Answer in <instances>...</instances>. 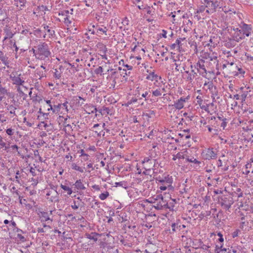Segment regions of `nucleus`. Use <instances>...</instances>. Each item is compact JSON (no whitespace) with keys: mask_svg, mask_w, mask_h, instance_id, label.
<instances>
[{"mask_svg":"<svg viewBox=\"0 0 253 253\" xmlns=\"http://www.w3.org/2000/svg\"><path fill=\"white\" fill-rule=\"evenodd\" d=\"M36 45H34L31 51H32L36 58L41 60H44L51 55V52L49 45L45 42H36Z\"/></svg>","mask_w":253,"mask_h":253,"instance_id":"1","label":"nucleus"},{"mask_svg":"<svg viewBox=\"0 0 253 253\" xmlns=\"http://www.w3.org/2000/svg\"><path fill=\"white\" fill-rule=\"evenodd\" d=\"M148 201L153 204V207L157 210L164 209L168 206V202L164 200L162 195H157L149 199Z\"/></svg>","mask_w":253,"mask_h":253,"instance_id":"2","label":"nucleus"},{"mask_svg":"<svg viewBox=\"0 0 253 253\" xmlns=\"http://www.w3.org/2000/svg\"><path fill=\"white\" fill-rule=\"evenodd\" d=\"M73 8H71L69 10H61L59 11L58 15L61 17L62 20L59 19V21H62L64 24L69 26L72 22L73 19Z\"/></svg>","mask_w":253,"mask_h":253,"instance_id":"3","label":"nucleus"},{"mask_svg":"<svg viewBox=\"0 0 253 253\" xmlns=\"http://www.w3.org/2000/svg\"><path fill=\"white\" fill-rule=\"evenodd\" d=\"M156 180L160 183L159 188L161 191H165L168 188L171 189L172 187L171 184L173 182L172 176L167 175L164 178L159 177L156 178Z\"/></svg>","mask_w":253,"mask_h":253,"instance_id":"4","label":"nucleus"},{"mask_svg":"<svg viewBox=\"0 0 253 253\" xmlns=\"http://www.w3.org/2000/svg\"><path fill=\"white\" fill-rule=\"evenodd\" d=\"M156 159H153L151 157H145L142 160V163L143 165V168L146 171H151V169L153 170V173H157L155 171L154 167H156Z\"/></svg>","mask_w":253,"mask_h":253,"instance_id":"5","label":"nucleus"},{"mask_svg":"<svg viewBox=\"0 0 253 253\" xmlns=\"http://www.w3.org/2000/svg\"><path fill=\"white\" fill-rule=\"evenodd\" d=\"M202 155L205 160H214L217 158V151L213 148L206 149L203 150Z\"/></svg>","mask_w":253,"mask_h":253,"instance_id":"6","label":"nucleus"},{"mask_svg":"<svg viewBox=\"0 0 253 253\" xmlns=\"http://www.w3.org/2000/svg\"><path fill=\"white\" fill-rule=\"evenodd\" d=\"M230 34L232 40L236 42H239L245 39L239 28H231Z\"/></svg>","mask_w":253,"mask_h":253,"instance_id":"7","label":"nucleus"},{"mask_svg":"<svg viewBox=\"0 0 253 253\" xmlns=\"http://www.w3.org/2000/svg\"><path fill=\"white\" fill-rule=\"evenodd\" d=\"M194 67L202 77H205L206 76L207 71L205 66V60L203 59H199L194 65Z\"/></svg>","mask_w":253,"mask_h":253,"instance_id":"8","label":"nucleus"},{"mask_svg":"<svg viewBox=\"0 0 253 253\" xmlns=\"http://www.w3.org/2000/svg\"><path fill=\"white\" fill-rule=\"evenodd\" d=\"M234 203L233 198L231 197H224L221 199L220 204L225 210H228Z\"/></svg>","mask_w":253,"mask_h":253,"instance_id":"9","label":"nucleus"},{"mask_svg":"<svg viewBox=\"0 0 253 253\" xmlns=\"http://www.w3.org/2000/svg\"><path fill=\"white\" fill-rule=\"evenodd\" d=\"M202 3L206 6V12L208 13H213L217 7L216 2L210 0H203Z\"/></svg>","mask_w":253,"mask_h":253,"instance_id":"10","label":"nucleus"},{"mask_svg":"<svg viewBox=\"0 0 253 253\" xmlns=\"http://www.w3.org/2000/svg\"><path fill=\"white\" fill-rule=\"evenodd\" d=\"M190 98V96L188 95L186 97H181L179 99L174 102V104L171 106L174 108L180 110L184 107V103L188 101Z\"/></svg>","mask_w":253,"mask_h":253,"instance_id":"11","label":"nucleus"},{"mask_svg":"<svg viewBox=\"0 0 253 253\" xmlns=\"http://www.w3.org/2000/svg\"><path fill=\"white\" fill-rule=\"evenodd\" d=\"M38 215L41 222L50 221L51 223L53 221V219L50 218L49 214L47 212L43 211H40Z\"/></svg>","mask_w":253,"mask_h":253,"instance_id":"12","label":"nucleus"},{"mask_svg":"<svg viewBox=\"0 0 253 253\" xmlns=\"http://www.w3.org/2000/svg\"><path fill=\"white\" fill-rule=\"evenodd\" d=\"M10 79L12 81V83L13 84H15L17 85H22L23 84L25 83V81L23 79L21 78V74H19L18 76H10Z\"/></svg>","mask_w":253,"mask_h":253,"instance_id":"13","label":"nucleus"},{"mask_svg":"<svg viewBox=\"0 0 253 253\" xmlns=\"http://www.w3.org/2000/svg\"><path fill=\"white\" fill-rule=\"evenodd\" d=\"M93 28H95L96 30V35L97 36H100L102 34L107 35V32L108 31V28L106 27H100L99 25H96V26L93 25Z\"/></svg>","mask_w":253,"mask_h":253,"instance_id":"14","label":"nucleus"},{"mask_svg":"<svg viewBox=\"0 0 253 253\" xmlns=\"http://www.w3.org/2000/svg\"><path fill=\"white\" fill-rule=\"evenodd\" d=\"M18 107L14 105H8L6 107V110L8 112L9 115L11 118L16 117V110Z\"/></svg>","mask_w":253,"mask_h":253,"instance_id":"15","label":"nucleus"},{"mask_svg":"<svg viewBox=\"0 0 253 253\" xmlns=\"http://www.w3.org/2000/svg\"><path fill=\"white\" fill-rule=\"evenodd\" d=\"M146 79L151 81L158 82L159 80L161 79V77L155 74L154 72H150L149 74L147 75Z\"/></svg>","mask_w":253,"mask_h":253,"instance_id":"16","label":"nucleus"},{"mask_svg":"<svg viewBox=\"0 0 253 253\" xmlns=\"http://www.w3.org/2000/svg\"><path fill=\"white\" fill-rule=\"evenodd\" d=\"M185 40V38H179V39H177L175 42L172 44L170 46V49L171 50H173L175 48H176L177 49H179L180 48H181V46H182V44H181V41H183Z\"/></svg>","mask_w":253,"mask_h":253,"instance_id":"17","label":"nucleus"},{"mask_svg":"<svg viewBox=\"0 0 253 253\" xmlns=\"http://www.w3.org/2000/svg\"><path fill=\"white\" fill-rule=\"evenodd\" d=\"M165 91V89L164 87L161 88V86L158 88L155 89V87H153V89L152 90V96L155 97H159L162 95L163 92Z\"/></svg>","mask_w":253,"mask_h":253,"instance_id":"18","label":"nucleus"},{"mask_svg":"<svg viewBox=\"0 0 253 253\" xmlns=\"http://www.w3.org/2000/svg\"><path fill=\"white\" fill-rule=\"evenodd\" d=\"M75 186V190L76 189L77 190H84L86 187L83 183L81 179L76 180V181L73 184Z\"/></svg>","mask_w":253,"mask_h":253,"instance_id":"19","label":"nucleus"},{"mask_svg":"<svg viewBox=\"0 0 253 253\" xmlns=\"http://www.w3.org/2000/svg\"><path fill=\"white\" fill-rule=\"evenodd\" d=\"M84 107L86 113L88 114L94 113L97 111L96 107L93 105H86Z\"/></svg>","mask_w":253,"mask_h":253,"instance_id":"20","label":"nucleus"},{"mask_svg":"<svg viewBox=\"0 0 253 253\" xmlns=\"http://www.w3.org/2000/svg\"><path fill=\"white\" fill-rule=\"evenodd\" d=\"M85 237L88 239L92 240L94 242H96L98 240V237L100 236V235L96 232H91V233H86Z\"/></svg>","mask_w":253,"mask_h":253,"instance_id":"21","label":"nucleus"},{"mask_svg":"<svg viewBox=\"0 0 253 253\" xmlns=\"http://www.w3.org/2000/svg\"><path fill=\"white\" fill-rule=\"evenodd\" d=\"M0 60L4 65L9 67V61L8 60V58L5 55H4L1 51H0Z\"/></svg>","mask_w":253,"mask_h":253,"instance_id":"22","label":"nucleus"},{"mask_svg":"<svg viewBox=\"0 0 253 253\" xmlns=\"http://www.w3.org/2000/svg\"><path fill=\"white\" fill-rule=\"evenodd\" d=\"M217 60V53L215 52L211 53L209 56V58L208 59L209 61V65H212Z\"/></svg>","mask_w":253,"mask_h":253,"instance_id":"23","label":"nucleus"},{"mask_svg":"<svg viewBox=\"0 0 253 253\" xmlns=\"http://www.w3.org/2000/svg\"><path fill=\"white\" fill-rule=\"evenodd\" d=\"M60 187L64 191V192L67 193V196H70L73 192L72 188L67 185L61 184Z\"/></svg>","mask_w":253,"mask_h":253,"instance_id":"24","label":"nucleus"},{"mask_svg":"<svg viewBox=\"0 0 253 253\" xmlns=\"http://www.w3.org/2000/svg\"><path fill=\"white\" fill-rule=\"evenodd\" d=\"M71 168L73 169L79 171L81 173H83L85 169L84 167H80L74 163L72 164Z\"/></svg>","mask_w":253,"mask_h":253,"instance_id":"25","label":"nucleus"},{"mask_svg":"<svg viewBox=\"0 0 253 253\" xmlns=\"http://www.w3.org/2000/svg\"><path fill=\"white\" fill-rule=\"evenodd\" d=\"M115 186L116 187H122L125 189H127L128 187V183L125 181H122L120 182H116L115 183Z\"/></svg>","mask_w":253,"mask_h":253,"instance_id":"26","label":"nucleus"},{"mask_svg":"<svg viewBox=\"0 0 253 253\" xmlns=\"http://www.w3.org/2000/svg\"><path fill=\"white\" fill-rule=\"evenodd\" d=\"M186 158V155L183 152H179L176 155H173L172 160L175 161L177 159H184Z\"/></svg>","mask_w":253,"mask_h":253,"instance_id":"27","label":"nucleus"},{"mask_svg":"<svg viewBox=\"0 0 253 253\" xmlns=\"http://www.w3.org/2000/svg\"><path fill=\"white\" fill-rule=\"evenodd\" d=\"M217 45V43H215L213 41V40L211 37L209 42L205 45V46H208L209 47V49L211 51H212V48L215 47V46Z\"/></svg>","mask_w":253,"mask_h":253,"instance_id":"28","label":"nucleus"},{"mask_svg":"<svg viewBox=\"0 0 253 253\" xmlns=\"http://www.w3.org/2000/svg\"><path fill=\"white\" fill-rule=\"evenodd\" d=\"M185 159H186V161L187 162L193 163L198 164V165H199L201 164V162L198 161L196 159H195L194 157L190 158L186 155V158H185Z\"/></svg>","mask_w":253,"mask_h":253,"instance_id":"29","label":"nucleus"},{"mask_svg":"<svg viewBox=\"0 0 253 253\" xmlns=\"http://www.w3.org/2000/svg\"><path fill=\"white\" fill-rule=\"evenodd\" d=\"M191 73L192 74V75H190L189 77H187L186 78V81L189 82L190 83H192L193 79L197 75V73L195 72L193 69L191 70Z\"/></svg>","mask_w":253,"mask_h":253,"instance_id":"30","label":"nucleus"},{"mask_svg":"<svg viewBox=\"0 0 253 253\" xmlns=\"http://www.w3.org/2000/svg\"><path fill=\"white\" fill-rule=\"evenodd\" d=\"M7 94L8 91L6 88L0 89V102L5 98V95Z\"/></svg>","mask_w":253,"mask_h":253,"instance_id":"31","label":"nucleus"},{"mask_svg":"<svg viewBox=\"0 0 253 253\" xmlns=\"http://www.w3.org/2000/svg\"><path fill=\"white\" fill-rule=\"evenodd\" d=\"M141 98H140L139 99H137L136 98H132L129 101H128L127 103L128 104H131L138 102L139 104H141V105H143V102H141Z\"/></svg>","mask_w":253,"mask_h":253,"instance_id":"32","label":"nucleus"},{"mask_svg":"<svg viewBox=\"0 0 253 253\" xmlns=\"http://www.w3.org/2000/svg\"><path fill=\"white\" fill-rule=\"evenodd\" d=\"M16 227V224L14 221H11L8 225L7 226L8 230H11L13 231H15Z\"/></svg>","mask_w":253,"mask_h":253,"instance_id":"33","label":"nucleus"},{"mask_svg":"<svg viewBox=\"0 0 253 253\" xmlns=\"http://www.w3.org/2000/svg\"><path fill=\"white\" fill-rule=\"evenodd\" d=\"M35 76L37 78L38 77L39 79H41L42 77H44V74L42 71L37 69L36 71Z\"/></svg>","mask_w":253,"mask_h":253,"instance_id":"34","label":"nucleus"},{"mask_svg":"<svg viewBox=\"0 0 253 253\" xmlns=\"http://www.w3.org/2000/svg\"><path fill=\"white\" fill-rule=\"evenodd\" d=\"M6 133L9 136H11L15 133V129L12 127L8 128L5 129Z\"/></svg>","mask_w":253,"mask_h":253,"instance_id":"35","label":"nucleus"},{"mask_svg":"<svg viewBox=\"0 0 253 253\" xmlns=\"http://www.w3.org/2000/svg\"><path fill=\"white\" fill-rule=\"evenodd\" d=\"M81 206L80 202L74 201L73 204L71 206L72 209L75 210L78 209Z\"/></svg>","mask_w":253,"mask_h":253,"instance_id":"36","label":"nucleus"},{"mask_svg":"<svg viewBox=\"0 0 253 253\" xmlns=\"http://www.w3.org/2000/svg\"><path fill=\"white\" fill-rule=\"evenodd\" d=\"M212 64H214L215 65V69L216 70V75H219L220 74V68L219 67L218 60H217L215 62V63H213Z\"/></svg>","mask_w":253,"mask_h":253,"instance_id":"37","label":"nucleus"},{"mask_svg":"<svg viewBox=\"0 0 253 253\" xmlns=\"http://www.w3.org/2000/svg\"><path fill=\"white\" fill-rule=\"evenodd\" d=\"M109 196V192L107 191H106L104 193H102L100 194L99 196V198L101 200H105L108 196Z\"/></svg>","mask_w":253,"mask_h":253,"instance_id":"38","label":"nucleus"},{"mask_svg":"<svg viewBox=\"0 0 253 253\" xmlns=\"http://www.w3.org/2000/svg\"><path fill=\"white\" fill-rule=\"evenodd\" d=\"M211 53V52H203L201 55V57L202 58L201 59H203L204 60H208V58H209V56Z\"/></svg>","mask_w":253,"mask_h":253,"instance_id":"39","label":"nucleus"},{"mask_svg":"<svg viewBox=\"0 0 253 253\" xmlns=\"http://www.w3.org/2000/svg\"><path fill=\"white\" fill-rule=\"evenodd\" d=\"M61 107V104H58V105H54L53 106V113L57 114L58 113Z\"/></svg>","mask_w":253,"mask_h":253,"instance_id":"40","label":"nucleus"},{"mask_svg":"<svg viewBox=\"0 0 253 253\" xmlns=\"http://www.w3.org/2000/svg\"><path fill=\"white\" fill-rule=\"evenodd\" d=\"M103 69L102 67L99 66L97 68L94 70V73L96 74H100V75L103 74Z\"/></svg>","mask_w":253,"mask_h":253,"instance_id":"41","label":"nucleus"},{"mask_svg":"<svg viewBox=\"0 0 253 253\" xmlns=\"http://www.w3.org/2000/svg\"><path fill=\"white\" fill-rule=\"evenodd\" d=\"M8 120V117L5 116L4 114H0V122L1 123H5Z\"/></svg>","mask_w":253,"mask_h":253,"instance_id":"42","label":"nucleus"},{"mask_svg":"<svg viewBox=\"0 0 253 253\" xmlns=\"http://www.w3.org/2000/svg\"><path fill=\"white\" fill-rule=\"evenodd\" d=\"M17 238L19 239L20 241L21 242H24L26 241V238L24 236H23L22 234L18 233L17 235Z\"/></svg>","mask_w":253,"mask_h":253,"instance_id":"43","label":"nucleus"},{"mask_svg":"<svg viewBox=\"0 0 253 253\" xmlns=\"http://www.w3.org/2000/svg\"><path fill=\"white\" fill-rule=\"evenodd\" d=\"M206 6L205 4L200 6L197 11V13H202L205 11Z\"/></svg>","mask_w":253,"mask_h":253,"instance_id":"44","label":"nucleus"},{"mask_svg":"<svg viewBox=\"0 0 253 253\" xmlns=\"http://www.w3.org/2000/svg\"><path fill=\"white\" fill-rule=\"evenodd\" d=\"M48 115H49L48 113H42V115L41 116L39 115L38 118L39 119H41V118H42V120L48 119Z\"/></svg>","mask_w":253,"mask_h":253,"instance_id":"45","label":"nucleus"},{"mask_svg":"<svg viewBox=\"0 0 253 253\" xmlns=\"http://www.w3.org/2000/svg\"><path fill=\"white\" fill-rule=\"evenodd\" d=\"M200 106L202 109L204 110L206 112H207L208 113L210 112L209 109V107L210 106L209 104H206L205 105H202V104H201V105H200Z\"/></svg>","mask_w":253,"mask_h":253,"instance_id":"46","label":"nucleus"},{"mask_svg":"<svg viewBox=\"0 0 253 253\" xmlns=\"http://www.w3.org/2000/svg\"><path fill=\"white\" fill-rule=\"evenodd\" d=\"M54 77L57 79H59L61 77V74L57 69H55Z\"/></svg>","mask_w":253,"mask_h":253,"instance_id":"47","label":"nucleus"},{"mask_svg":"<svg viewBox=\"0 0 253 253\" xmlns=\"http://www.w3.org/2000/svg\"><path fill=\"white\" fill-rule=\"evenodd\" d=\"M248 95V91H246L243 92L241 95H240V99L242 100V101H245L247 96Z\"/></svg>","mask_w":253,"mask_h":253,"instance_id":"48","label":"nucleus"},{"mask_svg":"<svg viewBox=\"0 0 253 253\" xmlns=\"http://www.w3.org/2000/svg\"><path fill=\"white\" fill-rule=\"evenodd\" d=\"M173 208H174V205H173V203H168V206H166L165 209H168L170 211H173L174 210Z\"/></svg>","mask_w":253,"mask_h":253,"instance_id":"49","label":"nucleus"},{"mask_svg":"<svg viewBox=\"0 0 253 253\" xmlns=\"http://www.w3.org/2000/svg\"><path fill=\"white\" fill-rule=\"evenodd\" d=\"M240 230L239 229H236L232 233V237L233 238H235L238 236L239 233H240Z\"/></svg>","mask_w":253,"mask_h":253,"instance_id":"50","label":"nucleus"},{"mask_svg":"<svg viewBox=\"0 0 253 253\" xmlns=\"http://www.w3.org/2000/svg\"><path fill=\"white\" fill-rule=\"evenodd\" d=\"M47 32L48 33L49 38L53 37V36L55 35L54 30L51 29L50 28L47 29Z\"/></svg>","mask_w":253,"mask_h":253,"instance_id":"51","label":"nucleus"},{"mask_svg":"<svg viewBox=\"0 0 253 253\" xmlns=\"http://www.w3.org/2000/svg\"><path fill=\"white\" fill-rule=\"evenodd\" d=\"M23 123H25L26 125L29 127H32L34 125L33 123L27 121V119L26 117L23 119Z\"/></svg>","mask_w":253,"mask_h":253,"instance_id":"52","label":"nucleus"},{"mask_svg":"<svg viewBox=\"0 0 253 253\" xmlns=\"http://www.w3.org/2000/svg\"><path fill=\"white\" fill-rule=\"evenodd\" d=\"M222 247H223V244H220V246L216 245L215 252L216 253H220V250H221V249L222 248Z\"/></svg>","mask_w":253,"mask_h":253,"instance_id":"53","label":"nucleus"},{"mask_svg":"<svg viewBox=\"0 0 253 253\" xmlns=\"http://www.w3.org/2000/svg\"><path fill=\"white\" fill-rule=\"evenodd\" d=\"M38 9L41 11H45L48 10L47 7L43 5L39 6Z\"/></svg>","mask_w":253,"mask_h":253,"instance_id":"54","label":"nucleus"},{"mask_svg":"<svg viewBox=\"0 0 253 253\" xmlns=\"http://www.w3.org/2000/svg\"><path fill=\"white\" fill-rule=\"evenodd\" d=\"M183 116L185 117L186 119H188V121H192L194 116L193 115H189L188 113L185 112L183 114Z\"/></svg>","mask_w":253,"mask_h":253,"instance_id":"55","label":"nucleus"},{"mask_svg":"<svg viewBox=\"0 0 253 253\" xmlns=\"http://www.w3.org/2000/svg\"><path fill=\"white\" fill-rule=\"evenodd\" d=\"M208 84V88L209 90H212L213 88H214V86L212 82H207Z\"/></svg>","mask_w":253,"mask_h":253,"instance_id":"56","label":"nucleus"},{"mask_svg":"<svg viewBox=\"0 0 253 253\" xmlns=\"http://www.w3.org/2000/svg\"><path fill=\"white\" fill-rule=\"evenodd\" d=\"M141 96L145 98V101H147L148 98L150 97V95H149L148 91H145L144 93L142 94Z\"/></svg>","mask_w":253,"mask_h":253,"instance_id":"57","label":"nucleus"},{"mask_svg":"<svg viewBox=\"0 0 253 253\" xmlns=\"http://www.w3.org/2000/svg\"><path fill=\"white\" fill-rule=\"evenodd\" d=\"M227 119L226 118H223V119H222V123H221V127H222L223 129L225 128V127L226 126L227 122H226Z\"/></svg>","mask_w":253,"mask_h":253,"instance_id":"58","label":"nucleus"},{"mask_svg":"<svg viewBox=\"0 0 253 253\" xmlns=\"http://www.w3.org/2000/svg\"><path fill=\"white\" fill-rule=\"evenodd\" d=\"M35 35L39 38V36L42 35V30L40 29L35 30Z\"/></svg>","mask_w":253,"mask_h":253,"instance_id":"59","label":"nucleus"},{"mask_svg":"<svg viewBox=\"0 0 253 253\" xmlns=\"http://www.w3.org/2000/svg\"><path fill=\"white\" fill-rule=\"evenodd\" d=\"M196 99H197L198 104L199 105H201L203 102V100L202 99V97L199 95V96H197Z\"/></svg>","mask_w":253,"mask_h":253,"instance_id":"60","label":"nucleus"},{"mask_svg":"<svg viewBox=\"0 0 253 253\" xmlns=\"http://www.w3.org/2000/svg\"><path fill=\"white\" fill-rule=\"evenodd\" d=\"M6 36L8 38V39H10V38H12L13 36V34L10 32V31H8V32H7L6 33Z\"/></svg>","mask_w":253,"mask_h":253,"instance_id":"61","label":"nucleus"},{"mask_svg":"<svg viewBox=\"0 0 253 253\" xmlns=\"http://www.w3.org/2000/svg\"><path fill=\"white\" fill-rule=\"evenodd\" d=\"M248 223V222H247V223L245 222V221H242L241 223H240V228L242 229V230H243L244 229V227L245 226H246L247 225V224Z\"/></svg>","mask_w":253,"mask_h":253,"instance_id":"62","label":"nucleus"},{"mask_svg":"<svg viewBox=\"0 0 253 253\" xmlns=\"http://www.w3.org/2000/svg\"><path fill=\"white\" fill-rule=\"evenodd\" d=\"M0 146L2 148H6V144L4 141H3L2 139L0 140Z\"/></svg>","mask_w":253,"mask_h":253,"instance_id":"63","label":"nucleus"},{"mask_svg":"<svg viewBox=\"0 0 253 253\" xmlns=\"http://www.w3.org/2000/svg\"><path fill=\"white\" fill-rule=\"evenodd\" d=\"M123 24L124 25H128V23H129V20L128 19H127V18L126 17L123 20V22H122Z\"/></svg>","mask_w":253,"mask_h":253,"instance_id":"64","label":"nucleus"}]
</instances>
